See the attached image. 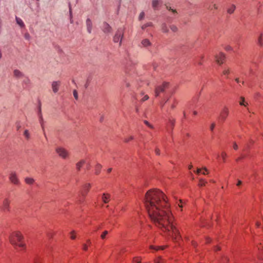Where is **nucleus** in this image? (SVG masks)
<instances>
[{
  "label": "nucleus",
  "mask_w": 263,
  "mask_h": 263,
  "mask_svg": "<svg viewBox=\"0 0 263 263\" xmlns=\"http://www.w3.org/2000/svg\"><path fill=\"white\" fill-rule=\"evenodd\" d=\"M144 123H145L146 125H147V126H149V127H151V128H153V126L152 125H151V124L148 122V121H147L145 120V121H144Z\"/></svg>",
  "instance_id": "48"
},
{
  "label": "nucleus",
  "mask_w": 263,
  "mask_h": 263,
  "mask_svg": "<svg viewBox=\"0 0 263 263\" xmlns=\"http://www.w3.org/2000/svg\"><path fill=\"white\" fill-rule=\"evenodd\" d=\"M90 187V184H87L85 185V186H84L83 190L81 193V196L83 197H85V195L88 193V192L89 191Z\"/></svg>",
  "instance_id": "15"
},
{
  "label": "nucleus",
  "mask_w": 263,
  "mask_h": 263,
  "mask_svg": "<svg viewBox=\"0 0 263 263\" xmlns=\"http://www.w3.org/2000/svg\"><path fill=\"white\" fill-rule=\"evenodd\" d=\"M242 158H243V157H239V158H237V159H236V161H238L239 160H240L241 159H242Z\"/></svg>",
  "instance_id": "56"
},
{
  "label": "nucleus",
  "mask_w": 263,
  "mask_h": 263,
  "mask_svg": "<svg viewBox=\"0 0 263 263\" xmlns=\"http://www.w3.org/2000/svg\"><path fill=\"white\" fill-rule=\"evenodd\" d=\"M155 263H165V260L160 256H158L157 258L154 259Z\"/></svg>",
  "instance_id": "24"
},
{
  "label": "nucleus",
  "mask_w": 263,
  "mask_h": 263,
  "mask_svg": "<svg viewBox=\"0 0 263 263\" xmlns=\"http://www.w3.org/2000/svg\"><path fill=\"white\" fill-rule=\"evenodd\" d=\"M236 9V6L234 4L231 5L227 9V12L229 14H232Z\"/></svg>",
  "instance_id": "19"
},
{
  "label": "nucleus",
  "mask_w": 263,
  "mask_h": 263,
  "mask_svg": "<svg viewBox=\"0 0 263 263\" xmlns=\"http://www.w3.org/2000/svg\"><path fill=\"white\" fill-rule=\"evenodd\" d=\"M201 172V170L200 168H198L197 170V171H196V173L198 174H199V173H200Z\"/></svg>",
  "instance_id": "55"
},
{
  "label": "nucleus",
  "mask_w": 263,
  "mask_h": 263,
  "mask_svg": "<svg viewBox=\"0 0 263 263\" xmlns=\"http://www.w3.org/2000/svg\"><path fill=\"white\" fill-rule=\"evenodd\" d=\"M83 249L84 250H85V251H87V249H88V247L87 246V245H86L84 244V245H83Z\"/></svg>",
  "instance_id": "51"
},
{
  "label": "nucleus",
  "mask_w": 263,
  "mask_h": 263,
  "mask_svg": "<svg viewBox=\"0 0 263 263\" xmlns=\"http://www.w3.org/2000/svg\"><path fill=\"white\" fill-rule=\"evenodd\" d=\"M133 261L135 263H141V260L138 259V258L137 257H135L133 259Z\"/></svg>",
  "instance_id": "45"
},
{
  "label": "nucleus",
  "mask_w": 263,
  "mask_h": 263,
  "mask_svg": "<svg viewBox=\"0 0 263 263\" xmlns=\"http://www.w3.org/2000/svg\"><path fill=\"white\" fill-rule=\"evenodd\" d=\"M73 94L74 98L77 100L78 98V95L77 91L76 90H74L73 91Z\"/></svg>",
  "instance_id": "43"
},
{
  "label": "nucleus",
  "mask_w": 263,
  "mask_h": 263,
  "mask_svg": "<svg viewBox=\"0 0 263 263\" xmlns=\"http://www.w3.org/2000/svg\"><path fill=\"white\" fill-rule=\"evenodd\" d=\"M61 84V82L60 81H55L52 82L51 88L54 93H57L59 91Z\"/></svg>",
  "instance_id": "9"
},
{
  "label": "nucleus",
  "mask_w": 263,
  "mask_h": 263,
  "mask_svg": "<svg viewBox=\"0 0 263 263\" xmlns=\"http://www.w3.org/2000/svg\"><path fill=\"white\" fill-rule=\"evenodd\" d=\"M235 81H236V82H237V83L239 82V79H238V78H236V79H235Z\"/></svg>",
  "instance_id": "58"
},
{
  "label": "nucleus",
  "mask_w": 263,
  "mask_h": 263,
  "mask_svg": "<svg viewBox=\"0 0 263 263\" xmlns=\"http://www.w3.org/2000/svg\"><path fill=\"white\" fill-rule=\"evenodd\" d=\"M17 24L21 27H24L25 25L23 21L19 17H16L15 18Z\"/></svg>",
  "instance_id": "22"
},
{
  "label": "nucleus",
  "mask_w": 263,
  "mask_h": 263,
  "mask_svg": "<svg viewBox=\"0 0 263 263\" xmlns=\"http://www.w3.org/2000/svg\"><path fill=\"white\" fill-rule=\"evenodd\" d=\"M102 30L106 33H109L111 31V27L109 24L104 22L102 25Z\"/></svg>",
  "instance_id": "13"
},
{
  "label": "nucleus",
  "mask_w": 263,
  "mask_h": 263,
  "mask_svg": "<svg viewBox=\"0 0 263 263\" xmlns=\"http://www.w3.org/2000/svg\"><path fill=\"white\" fill-rule=\"evenodd\" d=\"M161 0H153L152 7L154 9H156L157 7L161 3Z\"/></svg>",
  "instance_id": "18"
},
{
  "label": "nucleus",
  "mask_w": 263,
  "mask_h": 263,
  "mask_svg": "<svg viewBox=\"0 0 263 263\" xmlns=\"http://www.w3.org/2000/svg\"><path fill=\"white\" fill-rule=\"evenodd\" d=\"M155 153L157 155H160V149H158V148H156L155 149Z\"/></svg>",
  "instance_id": "49"
},
{
  "label": "nucleus",
  "mask_w": 263,
  "mask_h": 263,
  "mask_svg": "<svg viewBox=\"0 0 263 263\" xmlns=\"http://www.w3.org/2000/svg\"><path fill=\"white\" fill-rule=\"evenodd\" d=\"M112 169L111 168H109L107 170V172L110 173Z\"/></svg>",
  "instance_id": "57"
},
{
  "label": "nucleus",
  "mask_w": 263,
  "mask_h": 263,
  "mask_svg": "<svg viewBox=\"0 0 263 263\" xmlns=\"http://www.w3.org/2000/svg\"><path fill=\"white\" fill-rule=\"evenodd\" d=\"M86 24L87 27V32L89 33H91L92 29V23L91 20L88 18L86 21Z\"/></svg>",
  "instance_id": "12"
},
{
  "label": "nucleus",
  "mask_w": 263,
  "mask_h": 263,
  "mask_svg": "<svg viewBox=\"0 0 263 263\" xmlns=\"http://www.w3.org/2000/svg\"><path fill=\"white\" fill-rule=\"evenodd\" d=\"M175 123V120L174 119H169L168 123L167 125V130L168 132H172L173 127Z\"/></svg>",
  "instance_id": "11"
},
{
  "label": "nucleus",
  "mask_w": 263,
  "mask_h": 263,
  "mask_svg": "<svg viewBox=\"0 0 263 263\" xmlns=\"http://www.w3.org/2000/svg\"><path fill=\"white\" fill-rule=\"evenodd\" d=\"M229 114V110L228 107L224 106L220 111L219 120L222 121L226 120Z\"/></svg>",
  "instance_id": "5"
},
{
  "label": "nucleus",
  "mask_w": 263,
  "mask_h": 263,
  "mask_svg": "<svg viewBox=\"0 0 263 263\" xmlns=\"http://www.w3.org/2000/svg\"><path fill=\"white\" fill-rule=\"evenodd\" d=\"M23 239V236L19 232L12 233L9 237V241L13 246L22 248H24L25 246V244L22 241Z\"/></svg>",
  "instance_id": "2"
},
{
  "label": "nucleus",
  "mask_w": 263,
  "mask_h": 263,
  "mask_svg": "<svg viewBox=\"0 0 263 263\" xmlns=\"http://www.w3.org/2000/svg\"><path fill=\"white\" fill-rule=\"evenodd\" d=\"M149 98L148 96L147 95H145L143 98L142 99V101H144L145 100H147Z\"/></svg>",
  "instance_id": "50"
},
{
  "label": "nucleus",
  "mask_w": 263,
  "mask_h": 263,
  "mask_svg": "<svg viewBox=\"0 0 263 263\" xmlns=\"http://www.w3.org/2000/svg\"><path fill=\"white\" fill-rule=\"evenodd\" d=\"M226 157H227V154L225 152H222L221 153V157H222V159L223 160V161H225Z\"/></svg>",
  "instance_id": "42"
},
{
  "label": "nucleus",
  "mask_w": 263,
  "mask_h": 263,
  "mask_svg": "<svg viewBox=\"0 0 263 263\" xmlns=\"http://www.w3.org/2000/svg\"><path fill=\"white\" fill-rule=\"evenodd\" d=\"M134 139V137L132 136H130L129 137H128V138H126L124 139V141L125 142H128V141H129L130 140H132Z\"/></svg>",
  "instance_id": "39"
},
{
  "label": "nucleus",
  "mask_w": 263,
  "mask_h": 263,
  "mask_svg": "<svg viewBox=\"0 0 263 263\" xmlns=\"http://www.w3.org/2000/svg\"><path fill=\"white\" fill-rule=\"evenodd\" d=\"M258 44L260 46H262L263 45V41H262V38H261V35L258 37Z\"/></svg>",
  "instance_id": "36"
},
{
  "label": "nucleus",
  "mask_w": 263,
  "mask_h": 263,
  "mask_svg": "<svg viewBox=\"0 0 263 263\" xmlns=\"http://www.w3.org/2000/svg\"><path fill=\"white\" fill-rule=\"evenodd\" d=\"M101 168H102V165L100 164H97L96 166V173L99 174Z\"/></svg>",
  "instance_id": "29"
},
{
  "label": "nucleus",
  "mask_w": 263,
  "mask_h": 263,
  "mask_svg": "<svg viewBox=\"0 0 263 263\" xmlns=\"http://www.w3.org/2000/svg\"><path fill=\"white\" fill-rule=\"evenodd\" d=\"M24 37L26 40H30V35L28 33H26L25 34Z\"/></svg>",
  "instance_id": "44"
},
{
  "label": "nucleus",
  "mask_w": 263,
  "mask_h": 263,
  "mask_svg": "<svg viewBox=\"0 0 263 263\" xmlns=\"http://www.w3.org/2000/svg\"><path fill=\"white\" fill-rule=\"evenodd\" d=\"M14 76L16 78H20L23 76V73L18 70L15 69L13 71Z\"/></svg>",
  "instance_id": "20"
},
{
  "label": "nucleus",
  "mask_w": 263,
  "mask_h": 263,
  "mask_svg": "<svg viewBox=\"0 0 263 263\" xmlns=\"http://www.w3.org/2000/svg\"><path fill=\"white\" fill-rule=\"evenodd\" d=\"M218 8V7L216 4H212L208 7V9L211 10H212L213 9L217 10Z\"/></svg>",
  "instance_id": "27"
},
{
  "label": "nucleus",
  "mask_w": 263,
  "mask_h": 263,
  "mask_svg": "<svg viewBox=\"0 0 263 263\" xmlns=\"http://www.w3.org/2000/svg\"><path fill=\"white\" fill-rule=\"evenodd\" d=\"M141 44L143 47L148 48L152 46V43L147 39H144L141 41Z\"/></svg>",
  "instance_id": "14"
},
{
  "label": "nucleus",
  "mask_w": 263,
  "mask_h": 263,
  "mask_svg": "<svg viewBox=\"0 0 263 263\" xmlns=\"http://www.w3.org/2000/svg\"><path fill=\"white\" fill-rule=\"evenodd\" d=\"M161 30L162 32L167 33L169 32V29L165 23H163L161 26Z\"/></svg>",
  "instance_id": "17"
},
{
  "label": "nucleus",
  "mask_w": 263,
  "mask_h": 263,
  "mask_svg": "<svg viewBox=\"0 0 263 263\" xmlns=\"http://www.w3.org/2000/svg\"><path fill=\"white\" fill-rule=\"evenodd\" d=\"M144 204L151 221L163 231L172 232L174 240L180 237L173 224L174 219L166 196L159 190H149L145 194Z\"/></svg>",
  "instance_id": "1"
},
{
  "label": "nucleus",
  "mask_w": 263,
  "mask_h": 263,
  "mask_svg": "<svg viewBox=\"0 0 263 263\" xmlns=\"http://www.w3.org/2000/svg\"><path fill=\"white\" fill-rule=\"evenodd\" d=\"M69 14H70V23H73V20L72 18V11H71L70 6H69Z\"/></svg>",
  "instance_id": "38"
},
{
  "label": "nucleus",
  "mask_w": 263,
  "mask_h": 263,
  "mask_svg": "<svg viewBox=\"0 0 263 263\" xmlns=\"http://www.w3.org/2000/svg\"><path fill=\"white\" fill-rule=\"evenodd\" d=\"M233 148L234 149H238V145L236 143H234L233 144Z\"/></svg>",
  "instance_id": "52"
},
{
  "label": "nucleus",
  "mask_w": 263,
  "mask_h": 263,
  "mask_svg": "<svg viewBox=\"0 0 263 263\" xmlns=\"http://www.w3.org/2000/svg\"><path fill=\"white\" fill-rule=\"evenodd\" d=\"M204 171L202 173V174L205 175V174H206V173H208V171L205 167L204 168Z\"/></svg>",
  "instance_id": "53"
},
{
  "label": "nucleus",
  "mask_w": 263,
  "mask_h": 263,
  "mask_svg": "<svg viewBox=\"0 0 263 263\" xmlns=\"http://www.w3.org/2000/svg\"><path fill=\"white\" fill-rule=\"evenodd\" d=\"M108 232L107 231H104L101 235V237L102 239H104L105 238L106 236L108 234Z\"/></svg>",
  "instance_id": "34"
},
{
  "label": "nucleus",
  "mask_w": 263,
  "mask_h": 263,
  "mask_svg": "<svg viewBox=\"0 0 263 263\" xmlns=\"http://www.w3.org/2000/svg\"><path fill=\"white\" fill-rule=\"evenodd\" d=\"M85 163V161L84 160H81L80 161L78 162L76 164L77 169L79 171L80 170L82 165Z\"/></svg>",
  "instance_id": "21"
},
{
  "label": "nucleus",
  "mask_w": 263,
  "mask_h": 263,
  "mask_svg": "<svg viewBox=\"0 0 263 263\" xmlns=\"http://www.w3.org/2000/svg\"><path fill=\"white\" fill-rule=\"evenodd\" d=\"M145 16V13L144 12H141L140 14H139V20L140 21L143 20Z\"/></svg>",
  "instance_id": "35"
},
{
  "label": "nucleus",
  "mask_w": 263,
  "mask_h": 263,
  "mask_svg": "<svg viewBox=\"0 0 263 263\" xmlns=\"http://www.w3.org/2000/svg\"><path fill=\"white\" fill-rule=\"evenodd\" d=\"M230 69L228 68V69H224L223 71V74H224V75H228L230 73Z\"/></svg>",
  "instance_id": "41"
},
{
  "label": "nucleus",
  "mask_w": 263,
  "mask_h": 263,
  "mask_svg": "<svg viewBox=\"0 0 263 263\" xmlns=\"http://www.w3.org/2000/svg\"><path fill=\"white\" fill-rule=\"evenodd\" d=\"M216 62L221 65L223 63V61L225 59V55L222 52H220L218 54H217L215 57Z\"/></svg>",
  "instance_id": "10"
},
{
  "label": "nucleus",
  "mask_w": 263,
  "mask_h": 263,
  "mask_svg": "<svg viewBox=\"0 0 263 263\" xmlns=\"http://www.w3.org/2000/svg\"><path fill=\"white\" fill-rule=\"evenodd\" d=\"M193 166L192 165H190L189 166V168L190 170H191Z\"/></svg>",
  "instance_id": "61"
},
{
  "label": "nucleus",
  "mask_w": 263,
  "mask_h": 263,
  "mask_svg": "<svg viewBox=\"0 0 263 263\" xmlns=\"http://www.w3.org/2000/svg\"><path fill=\"white\" fill-rule=\"evenodd\" d=\"M20 127H21V126H20V125L17 126V130H18V129H19V128H20Z\"/></svg>",
  "instance_id": "63"
},
{
  "label": "nucleus",
  "mask_w": 263,
  "mask_h": 263,
  "mask_svg": "<svg viewBox=\"0 0 263 263\" xmlns=\"http://www.w3.org/2000/svg\"><path fill=\"white\" fill-rule=\"evenodd\" d=\"M153 26V24L151 22H148L143 25L142 26L141 28L142 29L144 30L147 27H151Z\"/></svg>",
  "instance_id": "28"
},
{
  "label": "nucleus",
  "mask_w": 263,
  "mask_h": 263,
  "mask_svg": "<svg viewBox=\"0 0 263 263\" xmlns=\"http://www.w3.org/2000/svg\"><path fill=\"white\" fill-rule=\"evenodd\" d=\"M123 36V33L121 30H118L115 36H114V41L115 43H119V45H121L122 40Z\"/></svg>",
  "instance_id": "7"
},
{
  "label": "nucleus",
  "mask_w": 263,
  "mask_h": 263,
  "mask_svg": "<svg viewBox=\"0 0 263 263\" xmlns=\"http://www.w3.org/2000/svg\"><path fill=\"white\" fill-rule=\"evenodd\" d=\"M87 242H88L89 245H90V244H91V241H90V240H87Z\"/></svg>",
  "instance_id": "62"
},
{
  "label": "nucleus",
  "mask_w": 263,
  "mask_h": 263,
  "mask_svg": "<svg viewBox=\"0 0 263 263\" xmlns=\"http://www.w3.org/2000/svg\"><path fill=\"white\" fill-rule=\"evenodd\" d=\"M110 195L109 194L104 193L102 196V200L104 203H107L109 201Z\"/></svg>",
  "instance_id": "16"
},
{
  "label": "nucleus",
  "mask_w": 263,
  "mask_h": 263,
  "mask_svg": "<svg viewBox=\"0 0 263 263\" xmlns=\"http://www.w3.org/2000/svg\"><path fill=\"white\" fill-rule=\"evenodd\" d=\"M9 178L11 183L15 185L19 184L20 181L19 179H18L17 175L16 172H11L9 174Z\"/></svg>",
  "instance_id": "6"
},
{
  "label": "nucleus",
  "mask_w": 263,
  "mask_h": 263,
  "mask_svg": "<svg viewBox=\"0 0 263 263\" xmlns=\"http://www.w3.org/2000/svg\"><path fill=\"white\" fill-rule=\"evenodd\" d=\"M166 9L170 11H171L173 13H177V11L175 9H172L171 7L166 6Z\"/></svg>",
  "instance_id": "37"
},
{
  "label": "nucleus",
  "mask_w": 263,
  "mask_h": 263,
  "mask_svg": "<svg viewBox=\"0 0 263 263\" xmlns=\"http://www.w3.org/2000/svg\"><path fill=\"white\" fill-rule=\"evenodd\" d=\"M126 86H127V87H129V84L128 83H127V84H126Z\"/></svg>",
  "instance_id": "64"
},
{
  "label": "nucleus",
  "mask_w": 263,
  "mask_h": 263,
  "mask_svg": "<svg viewBox=\"0 0 263 263\" xmlns=\"http://www.w3.org/2000/svg\"><path fill=\"white\" fill-rule=\"evenodd\" d=\"M25 181L28 184H32L34 182V180L32 178L26 177L25 179Z\"/></svg>",
  "instance_id": "23"
},
{
  "label": "nucleus",
  "mask_w": 263,
  "mask_h": 263,
  "mask_svg": "<svg viewBox=\"0 0 263 263\" xmlns=\"http://www.w3.org/2000/svg\"><path fill=\"white\" fill-rule=\"evenodd\" d=\"M10 201L8 198H5L3 201L2 210L4 212H8L10 210Z\"/></svg>",
  "instance_id": "8"
},
{
  "label": "nucleus",
  "mask_w": 263,
  "mask_h": 263,
  "mask_svg": "<svg viewBox=\"0 0 263 263\" xmlns=\"http://www.w3.org/2000/svg\"><path fill=\"white\" fill-rule=\"evenodd\" d=\"M241 101L239 102V104L240 105H243L245 106H246L248 105L247 103L245 102V98L242 97L240 98Z\"/></svg>",
  "instance_id": "30"
},
{
  "label": "nucleus",
  "mask_w": 263,
  "mask_h": 263,
  "mask_svg": "<svg viewBox=\"0 0 263 263\" xmlns=\"http://www.w3.org/2000/svg\"><path fill=\"white\" fill-rule=\"evenodd\" d=\"M215 123H212V124L211 125V126H210V129L211 131H213L214 128H215Z\"/></svg>",
  "instance_id": "47"
},
{
  "label": "nucleus",
  "mask_w": 263,
  "mask_h": 263,
  "mask_svg": "<svg viewBox=\"0 0 263 263\" xmlns=\"http://www.w3.org/2000/svg\"><path fill=\"white\" fill-rule=\"evenodd\" d=\"M55 151L60 158L63 159L69 158L70 154L66 148L62 146H58L55 148Z\"/></svg>",
  "instance_id": "3"
},
{
  "label": "nucleus",
  "mask_w": 263,
  "mask_h": 263,
  "mask_svg": "<svg viewBox=\"0 0 263 263\" xmlns=\"http://www.w3.org/2000/svg\"><path fill=\"white\" fill-rule=\"evenodd\" d=\"M175 107V105L173 104V105H171V108H172V109H174Z\"/></svg>",
  "instance_id": "60"
},
{
  "label": "nucleus",
  "mask_w": 263,
  "mask_h": 263,
  "mask_svg": "<svg viewBox=\"0 0 263 263\" xmlns=\"http://www.w3.org/2000/svg\"><path fill=\"white\" fill-rule=\"evenodd\" d=\"M206 182L204 180H203V179H200L199 180V185L200 186H204L206 184Z\"/></svg>",
  "instance_id": "33"
},
{
  "label": "nucleus",
  "mask_w": 263,
  "mask_h": 263,
  "mask_svg": "<svg viewBox=\"0 0 263 263\" xmlns=\"http://www.w3.org/2000/svg\"><path fill=\"white\" fill-rule=\"evenodd\" d=\"M150 249H154L156 251H158L159 250H164L165 248V246H161V247H155L153 246H151L149 247Z\"/></svg>",
  "instance_id": "25"
},
{
  "label": "nucleus",
  "mask_w": 263,
  "mask_h": 263,
  "mask_svg": "<svg viewBox=\"0 0 263 263\" xmlns=\"http://www.w3.org/2000/svg\"><path fill=\"white\" fill-rule=\"evenodd\" d=\"M168 83L164 82L161 85L157 86L155 91V96L158 97L160 92L164 91L165 89L168 87Z\"/></svg>",
  "instance_id": "4"
},
{
  "label": "nucleus",
  "mask_w": 263,
  "mask_h": 263,
  "mask_svg": "<svg viewBox=\"0 0 263 263\" xmlns=\"http://www.w3.org/2000/svg\"><path fill=\"white\" fill-rule=\"evenodd\" d=\"M193 114H194V115H197V112L196 111H193Z\"/></svg>",
  "instance_id": "59"
},
{
  "label": "nucleus",
  "mask_w": 263,
  "mask_h": 263,
  "mask_svg": "<svg viewBox=\"0 0 263 263\" xmlns=\"http://www.w3.org/2000/svg\"><path fill=\"white\" fill-rule=\"evenodd\" d=\"M170 28L173 32H177L178 31V27L175 25H170Z\"/></svg>",
  "instance_id": "26"
},
{
  "label": "nucleus",
  "mask_w": 263,
  "mask_h": 263,
  "mask_svg": "<svg viewBox=\"0 0 263 263\" xmlns=\"http://www.w3.org/2000/svg\"><path fill=\"white\" fill-rule=\"evenodd\" d=\"M74 231H72L71 233H70V238L72 239H74L76 238V235L74 234Z\"/></svg>",
  "instance_id": "40"
},
{
  "label": "nucleus",
  "mask_w": 263,
  "mask_h": 263,
  "mask_svg": "<svg viewBox=\"0 0 263 263\" xmlns=\"http://www.w3.org/2000/svg\"><path fill=\"white\" fill-rule=\"evenodd\" d=\"M241 184H242V181L238 180L236 185H237V186H240Z\"/></svg>",
  "instance_id": "54"
},
{
  "label": "nucleus",
  "mask_w": 263,
  "mask_h": 263,
  "mask_svg": "<svg viewBox=\"0 0 263 263\" xmlns=\"http://www.w3.org/2000/svg\"><path fill=\"white\" fill-rule=\"evenodd\" d=\"M40 122L41 125L42 126V128L43 131L44 132V125H43V118L41 115H40Z\"/></svg>",
  "instance_id": "32"
},
{
  "label": "nucleus",
  "mask_w": 263,
  "mask_h": 263,
  "mask_svg": "<svg viewBox=\"0 0 263 263\" xmlns=\"http://www.w3.org/2000/svg\"><path fill=\"white\" fill-rule=\"evenodd\" d=\"M24 135L27 139H29L30 138V134H29V131L27 129H26L24 131Z\"/></svg>",
  "instance_id": "31"
},
{
  "label": "nucleus",
  "mask_w": 263,
  "mask_h": 263,
  "mask_svg": "<svg viewBox=\"0 0 263 263\" xmlns=\"http://www.w3.org/2000/svg\"><path fill=\"white\" fill-rule=\"evenodd\" d=\"M225 49L227 51H231L232 50L233 48L231 46L228 45L225 47Z\"/></svg>",
  "instance_id": "46"
}]
</instances>
